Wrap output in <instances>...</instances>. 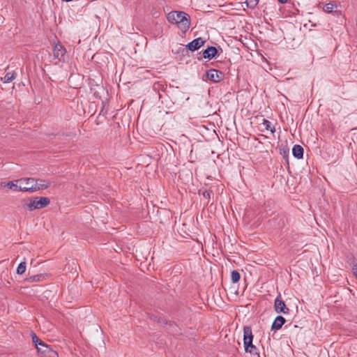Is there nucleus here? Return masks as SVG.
Here are the masks:
<instances>
[{
  "label": "nucleus",
  "instance_id": "25",
  "mask_svg": "<svg viewBox=\"0 0 357 357\" xmlns=\"http://www.w3.org/2000/svg\"><path fill=\"white\" fill-rule=\"evenodd\" d=\"M36 277H37V276H33V280H34V281H35V280H36Z\"/></svg>",
  "mask_w": 357,
  "mask_h": 357
},
{
  "label": "nucleus",
  "instance_id": "21",
  "mask_svg": "<svg viewBox=\"0 0 357 357\" xmlns=\"http://www.w3.org/2000/svg\"><path fill=\"white\" fill-rule=\"evenodd\" d=\"M212 191L211 190H205L203 192L202 195L204 196V197H205L206 199H209L210 197H211V195L212 194Z\"/></svg>",
  "mask_w": 357,
  "mask_h": 357
},
{
  "label": "nucleus",
  "instance_id": "5",
  "mask_svg": "<svg viewBox=\"0 0 357 357\" xmlns=\"http://www.w3.org/2000/svg\"><path fill=\"white\" fill-rule=\"evenodd\" d=\"M222 77V73L215 69H210L206 72V78L212 82H218Z\"/></svg>",
  "mask_w": 357,
  "mask_h": 357
},
{
  "label": "nucleus",
  "instance_id": "19",
  "mask_svg": "<svg viewBox=\"0 0 357 357\" xmlns=\"http://www.w3.org/2000/svg\"><path fill=\"white\" fill-rule=\"evenodd\" d=\"M259 0H246V4L250 8L255 7L259 3Z\"/></svg>",
  "mask_w": 357,
  "mask_h": 357
},
{
  "label": "nucleus",
  "instance_id": "12",
  "mask_svg": "<svg viewBox=\"0 0 357 357\" xmlns=\"http://www.w3.org/2000/svg\"><path fill=\"white\" fill-rule=\"evenodd\" d=\"M292 153H293V155L298 158V159H301L303 158V149L301 146L300 145H294L293 149H292Z\"/></svg>",
  "mask_w": 357,
  "mask_h": 357
},
{
  "label": "nucleus",
  "instance_id": "13",
  "mask_svg": "<svg viewBox=\"0 0 357 357\" xmlns=\"http://www.w3.org/2000/svg\"><path fill=\"white\" fill-rule=\"evenodd\" d=\"M2 187H7L14 191H19L18 180L14 181H9L8 183H3L1 185Z\"/></svg>",
  "mask_w": 357,
  "mask_h": 357
},
{
  "label": "nucleus",
  "instance_id": "23",
  "mask_svg": "<svg viewBox=\"0 0 357 357\" xmlns=\"http://www.w3.org/2000/svg\"><path fill=\"white\" fill-rule=\"evenodd\" d=\"M352 271H353L354 275H355V277H356V279H357V263H356V264H355L353 266Z\"/></svg>",
  "mask_w": 357,
  "mask_h": 357
},
{
  "label": "nucleus",
  "instance_id": "17",
  "mask_svg": "<svg viewBox=\"0 0 357 357\" xmlns=\"http://www.w3.org/2000/svg\"><path fill=\"white\" fill-rule=\"evenodd\" d=\"M241 275L238 271L234 270L231 273V280L232 282L236 283L240 280Z\"/></svg>",
  "mask_w": 357,
  "mask_h": 357
},
{
  "label": "nucleus",
  "instance_id": "11",
  "mask_svg": "<svg viewBox=\"0 0 357 357\" xmlns=\"http://www.w3.org/2000/svg\"><path fill=\"white\" fill-rule=\"evenodd\" d=\"M285 322V319L282 317V316H278L273 324H272V329H274V330H279L280 328H282V325L284 324Z\"/></svg>",
  "mask_w": 357,
  "mask_h": 357
},
{
  "label": "nucleus",
  "instance_id": "24",
  "mask_svg": "<svg viewBox=\"0 0 357 357\" xmlns=\"http://www.w3.org/2000/svg\"><path fill=\"white\" fill-rule=\"evenodd\" d=\"M281 3H284L287 2V0H278Z\"/></svg>",
  "mask_w": 357,
  "mask_h": 357
},
{
  "label": "nucleus",
  "instance_id": "6",
  "mask_svg": "<svg viewBox=\"0 0 357 357\" xmlns=\"http://www.w3.org/2000/svg\"><path fill=\"white\" fill-rule=\"evenodd\" d=\"M54 56L59 61H64L65 55H66V49L64 47L60 44L57 43L54 47Z\"/></svg>",
  "mask_w": 357,
  "mask_h": 357
},
{
  "label": "nucleus",
  "instance_id": "1",
  "mask_svg": "<svg viewBox=\"0 0 357 357\" xmlns=\"http://www.w3.org/2000/svg\"><path fill=\"white\" fill-rule=\"evenodd\" d=\"M167 20L170 23L177 24L179 29L185 32L190 28V20L189 15L183 11H172L167 15Z\"/></svg>",
  "mask_w": 357,
  "mask_h": 357
},
{
  "label": "nucleus",
  "instance_id": "20",
  "mask_svg": "<svg viewBox=\"0 0 357 357\" xmlns=\"http://www.w3.org/2000/svg\"><path fill=\"white\" fill-rule=\"evenodd\" d=\"M263 124L266 126L267 130H270L271 132H275V128H271V122L268 120L264 119Z\"/></svg>",
  "mask_w": 357,
  "mask_h": 357
},
{
  "label": "nucleus",
  "instance_id": "3",
  "mask_svg": "<svg viewBox=\"0 0 357 357\" xmlns=\"http://www.w3.org/2000/svg\"><path fill=\"white\" fill-rule=\"evenodd\" d=\"M50 200L46 197L35 198L32 199L26 204L28 208L30 211L35 209L42 208L48 205Z\"/></svg>",
  "mask_w": 357,
  "mask_h": 357
},
{
  "label": "nucleus",
  "instance_id": "16",
  "mask_svg": "<svg viewBox=\"0 0 357 357\" xmlns=\"http://www.w3.org/2000/svg\"><path fill=\"white\" fill-rule=\"evenodd\" d=\"M36 348L39 352H41L43 354H46L50 351V348L48 347V346L42 341H40L38 347Z\"/></svg>",
  "mask_w": 357,
  "mask_h": 357
},
{
  "label": "nucleus",
  "instance_id": "15",
  "mask_svg": "<svg viewBox=\"0 0 357 357\" xmlns=\"http://www.w3.org/2000/svg\"><path fill=\"white\" fill-rule=\"evenodd\" d=\"M335 8H337V5L333 2H330L324 6L323 10L325 13H331Z\"/></svg>",
  "mask_w": 357,
  "mask_h": 357
},
{
  "label": "nucleus",
  "instance_id": "10",
  "mask_svg": "<svg viewBox=\"0 0 357 357\" xmlns=\"http://www.w3.org/2000/svg\"><path fill=\"white\" fill-rule=\"evenodd\" d=\"M217 49L215 47H208L203 52V56L205 59H211L217 54Z\"/></svg>",
  "mask_w": 357,
  "mask_h": 357
},
{
  "label": "nucleus",
  "instance_id": "7",
  "mask_svg": "<svg viewBox=\"0 0 357 357\" xmlns=\"http://www.w3.org/2000/svg\"><path fill=\"white\" fill-rule=\"evenodd\" d=\"M275 310L278 313L287 314L289 312V309L287 307L284 302L279 297H277L275 300Z\"/></svg>",
  "mask_w": 357,
  "mask_h": 357
},
{
  "label": "nucleus",
  "instance_id": "4",
  "mask_svg": "<svg viewBox=\"0 0 357 357\" xmlns=\"http://www.w3.org/2000/svg\"><path fill=\"white\" fill-rule=\"evenodd\" d=\"M34 183H36V179L33 178H24L18 179L19 190L21 191L33 192Z\"/></svg>",
  "mask_w": 357,
  "mask_h": 357
},
{
  "label": "nucleus",
  "instance_id": "2",
  "mask_svg": "<svg viewBox=\"0 0 357 357\" xmlns=\"http://www.w3.org/2000/svg\"><path fill=\"white\" fill-rule=\"evenodd\" d=\"M253 338L251 328L250 326H245L243 328V344L245 351L251 355L258 356L257 349L252 343Z\"/></svg>",
  "mask_w": 357,
  "mask_h": 357
},
{
  "label": "nucleus",
  "instance_id": "9",
  "mask_svg": "<svg viewBox=\"0 0 357 357\" xmlns=\"http://www.w3.org/2000/svg\"><path fill=\"white\" fill-rule=\"evenodd\" d=\"M50 185V182L45 180H36L33 185V191L43 190L47 188Z\"/></svg>",
  "mask_w": 357,
  "mask_h": 357
},
{
  "label": "nucleus",
  "instance_id": "8",
  "mask_svg": "<svg viewBox=\"0 0 357 357\" xmlns=\"http://www.w3.org/2000/svg\"><path fill=\"white\" fill-rule=\"evenodd\" d=\"M205 40H204L202 38H197L188 45V48L191 51H195L203 46Z\"/></svg>",
  "mask_w": 357,
  "mask_h": 357
},
{
  "label": "nucleus",
  "instance_id": "22",
  "mask_svg": "<svg viewBox=\"0 0 357 357\" xmlns=\"http://www.w3.org/2000/svg\"><path fill=\"white\" fill-rule=\"evenodd\" d=\"M32 340L35 343L36 347H38V343L41 341L35 334L32 336Z\"/></svg>",
  "mask_w": 357,
  "mask_h": 357
},
{
  "label": "nucleus",
  "instance_id": "14",
  "mask_svg": "<svg viewBox=\"0 0 357 357\" xmlns=\"http://www.w3.org/2000/svg\"><path fill=\"white\" fill-rule=\"evenodd\" d=\"M15 78V73L13 72H8L6 74L4 77H1V80L4 83H9Z\"/></svg>",
  "mask_w": 357,
  "mask_h": 357
},
{
  "label": "nucleus",
  "instance_id": "18",
  "mask_svg": "<svg viewBox=\"0 0 357 357\" xmlns=\"http://www.w3.org/2000/svg\"><path fill=\"white\" fill-rule=\"evenodd\" d=\"M25 271H26V262L22 261L17 266V273L22 275L25 272Z\"/></svg>",
  "mask_w": 357,
  "mask_h": 357
}]
</instances>
